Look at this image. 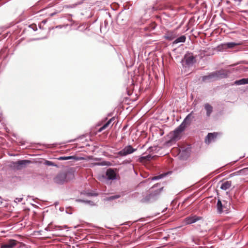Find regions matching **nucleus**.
Masks as SVG:
<instances>
[{
    "mask_svg": "<svg viewBox=\"0 0 248 248\" xmlns=\"http://www.w3.org/2000/svg\"><path fill=\"white\" fill-rule=\"evenodd\" d=\"M162 189L163 186H160V184L155 185L149 189V193L141 200V202L147 203L155 201L159 197Z\"/></svg>",
    "mask_w": 248,
    "mask_h": 248,
    "instance_id": "f257e3e1",
    "label": "nucleus"
},
{
    "mask_svg": "<svg viewBox=\"0 0 248 248\" xmlns=\"http://www.w3.org/2000/svg\"><path fill=\"white\" fill-rule=\"evenodd\" d=\"M75 178L74 173L73 171L69 170L65 172L58 173L53 179L55 183L62 185L67 183Z\"/></svg>",
    "mask_w": 248,
    "mask_h": 248,
    "instance_id": "f03ea898",
    "label": "nucleus"
},
{
    "mask_svg": "<svg viewBox=\"0 0 248 248\" xmlns=\"http://www.w3.org/2000/svg\"><path fill=\"white\" fill-rule=\"evenodd\" d=\"M229 72L224 70L210 73L208 75L204 76L202 77V81L205 82L206 81L216 80L219 78H226L228 77Z\"/></svg>",
    "mask_w": 248,
    "mask_h": 248,
    "instance_id": "7ed1b4c3",
    "label": "nucleus"
},
{
    "mask_svg": "<svg viewBox=\"0 0 248 248\" xmlns=\"http://www.w3.org/2000/svg\"><path fill=\"white\" fill-rule=\"evenodd\" d=\"M231 206L230 202L223 201V202L218 199L217 203V213L218 214H227L229 213V209Z\"/></svg>",
    "mask_w": 248,
    "mask_h": 248,
    "instance_id": "20e7f679",
    "label": "nucleus"
},
{
    "mask_svg": "<svg viewBox=\"0 0 248 248\" xmlns=\"http://www.w3.org/2000/svg\"><path fill=\"white\" fill-rule=\"evenodd\" d=\"M29 160H20L13 163V167L14 169L19 170L25 168L28 164L31 163Z\"/></svg>",
    "mask_w": 248,
    "mask_h": 248,
    "instance_id": "39448f33",
    "label": "nucleus"
},
{
    "mask_svg": "<svg viewBox=\"0 0 248 248\" xmlns=\"http://www.w3.org/2000/svg\"><path fill=\"white\" fill-rule=\"evenodd\" d=\"M101 177L109 180H115L117 179L116 172L114 169L109 168L106 171V176L103 175Z\"/></svg>",
    "mask_w": 248,
    "mask_h": 248,
    "instance_id": "423d86ee",
    "label": "nucleus"
},
{
    "mask_svg": "<svg viewBox=\"0 0 248 248\" xmlns=\"http://www.w3.org/2000/svg\"><path fill=\"white\" fill-rule=\"evenodd\" d=\"M185 64L187 66H192L195 62V57L192 53H186L184 56Z\"/></svg>",
    "mask_w": 248,
    "mask_h": 248,
    "instance_id": "0eeeda50",
    "label": "nucleus"
},
{
    "mask_svg": "<svg viewBox=\"0 0 248 248\" xmlns=\"http://www.w3.org/2000/svg\"><path fill=\"white\" fill-rule=\"evenodd\" d=\"M136 149L133 148L131 145H128L125 146L120 151L118 152V155L120 156H126L128 155L131 154L136 151Z\"/></svg>",
    "mask_w": 248,
    "mask_h": 248,
    "instance_id": "6e6552de",
    "label": "nucleus"
},
{
    "mask_svg": "<svg viewBox=\"0 0 248 248\" xmlns=\"http://www.w3.org/2000/svg\"><path fill=\"white\" fill-rule=\"evenodd\" d=\"M202 217L197 216H191L186 217L184 219V222L186 224H191L202 219Z\"/></svg>",
    "mask_w": 248,
    "mask_h": 248,
    "instance_id": "1a4fd4ad",
    "label": "nucleus"
},
{
    "mask_svg": "<svg viewBox=\"0 0 248 248\" xmlns=\"http://www.w3.org/2000/svg\"><path fill=\"white\" fill-rule=\"evenodd\" d=\"M186 127V124H184V123H182L179 126H178L174 131H173V138L174 139H176L178 138L179 135L183 132Z\"/></svg>",
    "mask_w": 248,
    "mask_h": 248,
    "instance_id": "9d476101",
    "label": "nucleus"
},
{
    "mask_svg": "<svg viewBox=\"0 0 248 248\" xmlns=\"http://www.w3.org/2000/svg\"><path fill=\"white\" fill-rule=\"evenodd\" d=\"M217 135L218 133L216 132L208 133L205 139V142L209 144L211 142L214 141L217 138Z\"/></svg>",
    "mask_w": 248,
    "mask_h": 248,
    "instance_id": "9b49d317",
    "label": "nucleus"
},
{
    "mask_svg": "<svg viewBox=\"0 0 248 248\" xmlns=\"http://www.w3.org/2000/svg\"><path fill=\"white\" fill-rule=\"evenodd\" d=\"M18 243L17 241L14 239H10L6 243L1 245V248H13Z\"/></svg>",
    "mask_w": 248,
    "mask_h": 248,
    "instance_id": "f8f14e48",
    "label": "nucleus"
},
{
    "mask_svg": "<svg viewBox=\"0 0 248 248\" xmlns=\"http://www.w3.org/2000/svg\"><path fill=\"white\" fill-rule=\"evenodd\" d=\"M204 108L206 111V117L209 118L213 111V107L209 103H205L204 105Z\"/></svg>",
    "mask_w": 248,
    "mask_h": 248,
    "instance_id": "ddd939ff",
    "label": "nucleus"
},
{
    "mask_svg": "<svg viewBox=\"0 0 248 248\" xmlns=\"http://www.w3.org/2000/svg\"><path fill=\"white\" fill-rule=\"evenodd\" d=\"M189 156V152L187 149L180 151L179 157L181 159L186 160Z\"/></svg>",
    "mask_w": 248,
    "mask_h": 248,
    "instance_id": "4468645a",
    "label": "nucleus"
},
{
    "mask_svg": "<svg viewBox=\"0 0 248 248\" xmlns=\"http://www.w3.org/2000/svg\"><path fill=\"white\" fill-rule=\"evenodd\" d=\"M238 45H239V44L234 42H228L221 44V46H222L223 48L225 49L232 48Z\"/></svg>",
    "mask_w": 248,
    "mask_h": 248,
    "instance_id": "2eb2a0df",
    "label": "nucleus"
},
{
    "mask_svg": "<svg viewBox=\"0 0 248 248\" xmlns=\"http://www.w3.org/2000/svg\"><path fill=\"white\" fill-rule=\"evenodd\" d=\"M82 157H78L76 156H60L58 159L60 160H66L69 159H74L76 160H79L81 159H82Z\"/></svg>",
    "mask_w": 248,
    "mask_h": 248,
    "instance_id": "dca6fc26",
    "label": "nucleus"
},
{
    "mask_svg": "<svg viewBox=\"0 0 248 248\" xmlns=\"http://www.w3.org/2000/svg\"><path fill=\"white\" fill-rule=\"evenodd\" d=\"M231 186L232 182L231 181H227L221 184L220 189L223 190H227L231 187Z\"/></svg>",
    "mask_w": 248,
    "mask_h": 248,
    "instance_id": "f3484780",
    "label": "nucleus"
},
{
    "mask_svg": "<svg viewBox=\"0 0 248 248\" xmlns=\"http://www.w3.org/2000/svg\"><path fill=\"white\" fill-rule=\"evenodd\" d=\"M176 37L175 33L173 31L168 32L164 36V38L169 41L173 40Z\"/></svg>",
    "mask_w": 248,
    "mask_h": 248,
    "instance_id": "a211bd4d",
    "label": "nucleus"
},
{
    "mask_svg": "<svg viewBox=\"0 0 248 248\" xmlns=\"http://www.w3.org/2000/svg\"><path fill=\"white\" fill-rule=\"evenodd\" d=\"M115 120V118L112 117L110 119L106 124H105L102 127H101L98 130V132L102 131L106 129L113 121Z\"/></svg>",
    "mask_w": 248,
    "mask_h": 248,
    "instance_id": "6ab92c4d",
    "label": "nucleus"
},
{
    "mask_svg": "<svg viewBox=\"0 0 248 248\" xmlns=\"http://www.w3.org/2000/svg\"><path fill=\"white\" fill-rule=\"evenodd\" d=\"M248 84V78H243L234 81V84L236 85H241Z\"/></svg>",
    "mask_w": 248,
    "mask_h": 248,
    "instance_id": "aec40b11",
    "label": "nucleus"
},
{
    "mask_svg": "<svg viewBox=\"0 0 248 248\" xmlns=\"http://www.w3.org/2000/svg\"><path fill=\"white\" fill-rule=\"evenodd\" d=\"M186 40V37L185 35H181V36L177 38L173 42V44H177L179 43H184Z\"/></svg>",
    "mask_w": 248,
    "mask_h": 248,
    "instance_id": "412c9836",
    "label": "nucleus"
},
{
    "mask_svg": "<svg viewBox=\"0 0 248 248\" xmlns=\"http://www.w3.org/2000/svg\"><path fill=\"white\" fill-rule=\"evenodd\" d=\"M108 26V22L107 20H105L104 22V26L103 24H101L100 25V31H102V30H104V29L105 30H107Z\"/></svg>",
    "mask_w": 248,
    "mask_h": 248,
    "instance_id": "4be33fe9",
    "label": "nucleus"
},
{
    "mask_svg": "<svg viewBox=\"0 0 248 248\" xmlns=\"http://www.w3.org/2000/svg\"><path fill=\"white\" fill-rule=\"evenodd\" d=\"M193 111H191L190 113H189L186 116V117L184 119V120H183L182 123H184V124H186L187 122L190 119V118L191 117V116H192V114H193Z\"/></svg>",
    "mask_w": 248,
    "mask_h": 248,
    "instance_id": "5701e85b",
    "label": "nucleus"
},
{
    "mask_svg": "<svg viewBox=\"0 0 248 248\" xmlns=\"http://www.w3.org/2000/svg\"><path fill=\"white\" fill-rule=\"evenodd\" d=\"M240 170L241 175H248V167L241 169Z\"/></svg>",
    "mask_w": 248,
    "mask_h": 248,
    "instance_id": "b1692460",
    "label": "nucleus"
},
{
    "mask_svg": "<svg viewBox=\"0 0 248 248\" xmlns=\"http://www.w3.org/2000/svg\"><path fill=\"white\" fill-rule=\"evenodd\" d=\"M77 201L83 202H85V203H88L92 205H94L93 202L91 201H84V200H77Z\"/></svg>",
    "mask_w": 248,
    "mask_h": 248,
    "instance_id": "393cba45",
    "label": "nucleus"
},
{
    "mask_svg": "<svg viewBox=\"0 0 248 248\" xmlns=\"http://www.w3.org/2000/svg\"><path fill=\"white\" fill-rule=\"evenodd\" d=\"M119 197H120L119 195H114V196L109 197L108 199L109 200H113L117 199L119 198Z\"/></svg>",
    "mask_w": 248,
    "mask_h": 248,
    "instance_id": "a878e982",
    "label": "nucleus"
},
{
    "mask_svg": "<svg viewBox=\"0 0 248 248\" xmlns=\"http://www.w3.org/2000/svg\"><path fill=\"white\" fill-rule=\"evenodd\" d=\"M162 177L163 176L162 175H160L156 176H154V177H152V180H159V179L162 178Z\"/></svg>",
    "mask_w": 248,
    "mask_h": 248,
    "instance_id": "bb28decb",
    "label": "nucleus"
},
{
    "mask_svg": "<svg viewBox=\"0 0 248 248\" xmlns=\"http://www.w3.org/2000/svg\"><path fill=\"white\" fill-rule=\"evenodd\" d=\"M106 165V162L105 161H103V162H99V163H96L94 164V165H96V166H104Z\"/></svg>",
    "mask_w": 248,
    "mask_h": 248,
    "instance_id": "cd10ccee",
    "label": "nucleus"
},
{
    "mask_svg": "<svg viewBox=\"0 0 248 248\" xmlns=\"http://www.w3.org/2000/svg\"><path fill=\"white\" fill-rule=\"evenodd\" d=\"M29 28H31L34 31H36L37 30V28L36 25H31L29 26Z\"/></svg>",
    "mask_w": 248,
    "mask_h": 248,
    "instance_id": "c85d7f7f",
    "label": "nucleus"
},
{
    "mask_svg": "<svg viewBox=\"0 0 248 248\" xmlns=\"http://www.w3.org/2000/svg\"><path fill=\"white\" fill-rule=\"evenodd\" d=\"M54 228V229L58 230H63V227H62V226H55L54 228Z\"/></svg>",
    "mask_w": 248,
    "mask_h": 248,
    "instance_id": "c756f323",
    "label": "nucleus"
},
{
    "mask_svg": "<svg viewBox=\"0 0 248 248\" xmlns=\"http://www.w3.org/2000/svg\"><path fill=\"white\" fill-rule=\"evenodd\" d=\"M190 241H191L192 244L191 245V246H193L194 244H196V242L195 241L194 237L193 236H191L190 238Z\"/></svg>",
    "mask_w": 248,
    "mask_h": 248,
    "instance_id": "7c9ffc66",
    "label": "nucleus"
},
{
    "mask_svg": "<svg viewBox=\"0 0 248 248\" xmlns=\"http://www.w3.org/2000/svg\"><path fill=\"white\" fill-rule=\"evenodd\" d=\"M151 158V156L150 155L143 156L141 157V158L142 159H146V160L147 159L149 160Z\"/></svg>",
    "mask_w": 248,
    "mask_h": 248,
    "instance_id": "2f4dec72",
    "label": "nucleus"
},
{
    "mask_svg": "<svg viewBox=\"0 0 248 248\" xmlns=\"http://www.w3.org/2000/svg\"><path fill=\"white\" fill-rule=\"evenodd\" d=\"M23 200V198H16L15 200V202L16 203L21 202L22 200Z\"/></svg>",
    "mask_w": 248,
    "mask_h": 248,
    "instance_id": "473e14b6",
    "label": "nucleus"
},
{
    "mask_svg": "<svg viewBox=\"0 0 248 248\" xmlns=\"http://www.w3.org/2000/svg\"><path fill=\"white\" fill-rule=\"evenodd\" d=\"M45 230L46 231H54L53 228H49V226L45 228Z\"/></svg>",
    "mask_w": 248,
    "mask_h": 248,
    "instance_id": "72a5a7b5",
    "label": "nucleus"
},
{
    "mask_svg": "<svg viewBox=\"0 0 248 248\" xmlns=\"http://www.w3.org/2000/svg\"><path fill=\"white\" fill-rule=\"evenodd\" d=\"M240 170H238L237 171H235L234 172H233V174L234 176H236V175H241V173H240Z\"/></svg>",
    "mask_w": 248,
    "mask_h": 248,
    "instance_id": "f704fd0d",
    "label": "nucleus"
},
{
    "mask_svg": "<svg viewBox=\"0 0 248 248\" xmlns=\"http://www.w3.org/2000/svg\"><path fill=\"white\" fill-rule=\"evenodd\" d=\"M46 164L49 165H51V166L53 165V163H52V162L49 161H47Z\"/></svg>",
    "mask_w": 248,
    "mask_h": 248,
    "instance_id": "c9c22d12",
    "label": "nucleus"
},
{
    "mask_svg": "<svg viewBox=\"0 0 248 248\" xmlns=\"http://www.w3.org/2000/svg\"><path fill=\"white\" fill-rule=\"evenodd\" d=\"M233 176H234L233 175V173H231V174L229 175V177H230V178L232 177H233Z\"/></svg>",
    "mask_w": 248,
    "mask_h": 248,
    "instance_id": "e433bc0d",
    "label": "nucleus"
},
{
    "mask_svg": "<svg viewBox=\"0 0 248 248\" xmlns=\"http://www.w3.org/2000/svg\"><path fill=\"white\" fill-rule=\"evenodd\" d=\"M62 227H63V229L67 228V226L66 225H63L62 226Z\"/></svg>",
    "mask_w": 248,
    "mask_h": 248,
    "instance_id": "4c0bfd02",
    "label": "nucleus"
},
{
    "mask_svg": "<svg viewBox=\"0 0 248 248\" xmlns=\"http://www.w3.org/2000/svg\"><path fill=\"white\" fill-rule=\"evenodd\" d=\"M55 15V13H51V14H50V16H54Z\"/></svg>",
    "mask_w": 248,
    "mask_h": 248,
    "instance_id": "58836bf2",
    "label": "nucleus"
},
{
    "mask_svg": "<svg viewBox=\"0 0 248 248\" xmlns=\"http://www.w3.org/2000/svg\"><path fill=\"white\" fill-rule=\"evenodd\" d=\"M167 209V208H166L165 209H164L163 211H162V212L164 213L165 212V211Z\"/></svg>",
    "mask_w": 248,
    "mask_h": 248,
    "instance_id": "ea45409f",
    "label": "nucleus"
},
{
    "mask_svg": "<svg viewBox=\"0 0 248 248\" xmlns=\"http://www.w3.org/2000/svg\"><path fill=\"white\" fill-rule=\"evenodd\" d=\"M41 39V38H36V39H34L33 40H40Z\"/></svg>",
    "mask_w": 248,
    "mask_h": 248,
    "instance_id": "a19ab883",
    "label": "nucleus"
},
{
    "mask_svg": "<svg viewBox=\"0 0 248 248\" xmlns=\"http://www.w3.org/2000/svg\"><path fill=\"white\" fill-rule=\"evenodd\" d=\"M76 140H72L71 141H75Z\"/></svg>",
    "mask_w": 248,
    "mask_h": 248,
    "instance_id": "79ce46f5",
    "label": "nucleus"
},
{
    "mask_svg": "<svg viewBox=\"0 0 248 248\" xmlns=\"http://www.w3.org/2000/svg\"><path fill=\"white\" fill-rule=\"evenodd\" d=\"M93 195H94V196H96V195H97V194H94Z\"/></svg>",
    "mask_w": 248,
    "mask_h": 248,
    "instance_id": "37998d69",
    "label": "nucleus"
},
{
    "mask_svg": "<svg viewBox=\"0 0 248 248\" xmlns=\"http://www.w3.org/2000/svg\"><path fill=\"white\" fill-rule=\"evenodd\" d=\"M43 22L44 23H46V21H43Z\"/></svg>",
    "mask_w": 248,
    "mask_h": 248,
    "instance_id": "c03bdc74",
    "label": "nucleus"
}]
</instances>
